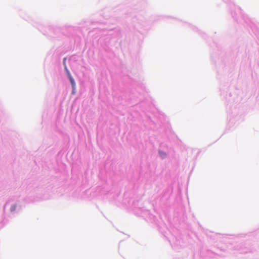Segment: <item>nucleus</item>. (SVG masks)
I'll list each match as a JSON object with an SVG mask.
<instances>
[{"label":"nucleus","instance_id":"2","mask_svg":"<svg viewBox=\"0 0 259 259\" xmlns=\"http://www.w3.org/2000/svg\"><path fill=\"white\" fill-rule=\"evenodd\" d=\"M66 59V58H64L63 63H64V66H65V69L66 70V71H67V70H68L67 68V67H66V63H65Z\"/></svg>","mask_w":259,"mask_h":259},{"label":"nucleus","instance_id":"1","mask_svg":"<svg viewBox=\"0 0 259 259\" xmlns=\"http://www.w3.org/2000/svg\"><path fill=\"white\" fill-rule=\"evenodd\" d=\"M67 75H68V76L69 77V79L70 80V81L71 82L72 89L74 90L75 89V81L73 79V78H72L71 74L70 73V72H69V71L68 70H67Z\"/></svg>","mask_w":259,"mask_h":259}]
</instances>
